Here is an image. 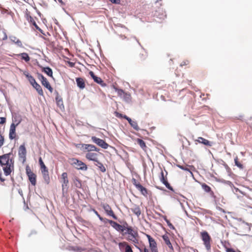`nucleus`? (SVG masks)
Segmentation results:
<instances>
[{
	"instance_id": "412c9836",
	"label": "nucleus",
	"mask_w": 252,
	"mask_h": 252,
	"mask_svg": "<svg viewBox=\"0 0 252 252\" xmlns=\"http://www.w3.org/2000/svg\"><path fill=\"white\" fill-rule=\"evenodd\" d=\"M125 230H126L127 232L123 233V235H125L126 234H128V235H129V234H132L133 233H137V231L136 230H134L131 226H128V224L126 222H125Z\"/></svg>"
},
{
	"instance_id": "4468645a",
	"label": "nucleus",
	"mask_w": 252,
	"mask_h": 252,
	"mask_svg": "<svg viewBox=\"0 0 252 252\" xmlns=\"http://www.w3.org/2000/svg\"><path fill=\"white\" fill-rule=\"evenodd\" d=\"M16 126L14 125V123H12L10 126L9 138L11 140L15 139L16 137Z\"/></svg>"
},
{
	"instance_id": "dca6fc26",
	"label": "nucleus",
	"mask_w": 252,
	"mask_h": 252,
	"mask_svg": "<svg viewBox=\"0 0 252 252\" xmlns=\"http://www.w3.org/2000/svg\"><path fill=\"white\" fill-rule=\"evenodd\" d=\"M119 247L120 250L125 248V252H133L130 246L126 242L119 243Z\"/></svg>"
},
{
	"instance_id": "423d86ee",
	"label": "nucleus",
	"mask_w": 252,
	"mask_h": 252,
	"mask_svg": "<svg viewBox=\"0 0 252 252\" xmlns=\"http://www.w3.org/2000/svg\"><path fill=\"white\" fill-rule=\"evenodd\" d=\"M148 239L149 243V247L152 252H158L157 247V244L155 240L152 238L150 235L143 233Z\"/></svg>"
},
{
	"instance_id": "680f3d73",
	"label": "nucleus",
	"mask_w": 252,
	"mask_h": 252,
	"mask_svg": "<svg viewBox=\"0 0 252 252\" xmlns=\"http://www.w3.org/2000/svg\"><path fill=\"white\" fill-rule=\"evenodd\" d=\"M13 38H14V39H12V40L14 42H15V41L17 40V38H16V37H14Z\"/></svg>"
},
{
	"instance_id": "603ef678",
	"label": "nucleus",
	"mask_w": 252,
	"mask_h": 252,
	"mask_svg": "<svg viewBox=\"0 0 252 252\" xmlns=\"http://www.w3.org/2000/svg\"><path fill=\"white\" fill-rule=\"evenodd\" d=\"M32 24L35 27L36 29L38 30V31H40L41 29L39 28V27L37 26L36 24L35 21H33Z\"/></svg>"
},
{
	"instance_id": "49530a36",
	"label": "nucleus",
	"mask_w": 252,
	"mask_h": 252,
	"mask_svg": "<svg viewBox=\"0 0 252 252\" xmlns=\"http://www.w3.org/2000/svg\"><path fill=\"white\" fill-rule=\"evenodd\" d=\"M132 184L135 186V187L136 188H137V187H138V186H139V185H140V184L139 182H138L137 181V180H136L135 179H134V178H133V179H132Z\"/></svg>"
},
{
	"instance_id": "aec40b11",
	"label": "nucleus",
	"mask_w": 252,
	"mask_h": 252,
	"mask_svg": "<svg viewBox=\"0 0 252 252\" xmlns=\"http://www.w3.org/2000/svg\"><path fill=\"white\" fill-rule=\"evenodd\" d=\"M131 211L138 217L141 214V210L139 205L133 204L131 208Z\"/></svg>"
},
{
	"instance_id": "4c0bfd02",
	"label": "nucleus",
	"mask_w": 252,
	"mask_h": 252,
	"mask_svg": "<svg viewBox=\"0 0 252 252\" xmlns=\"http://www.w3.org/2000/svg\"><path fill=\"white\" fill-rule=\"evenodd\" d=\"M129 124L135 130L138 131L140 129L138 124L136 121H132V122Z\"/></svg>"
},
{
	"instance_id": "09e8293b",
	"label": "nucleus",
	"mask_w": 252,
	"mask_h": 252,
	"mask_svg": "<svg viewBox=\"0 0 252 252\" xmlns=\"http://www.w3.org/2000/svg\"><path fill=\"white\" fill-rule=\"evenodd\" d=\"M165 220L166 221V222H167L168 225L169 226V227L170 228H174L173 225L170 223V222L169 221V220H168L167 219H165Z\"/></svg>"
},
{
	"instance_id": "052dcab7",
	"label": "nucleus",
	"mask_w": 252,
	"mask_h": 252,
	"mask_svg": "<svg viewBox=\"0 0 252 252\" xmlns=\"http://www.w3.org/2000/svg\"><path fill=\"white\" fill-rule=\"evenodd\" d=\"M112 3H116V0H110Z\"/></svg>"
},
{
	"instance_id": "4be33fe9",
	"label": "nucleus",
	"mask_w": 252,
	"mask_h": 252,
	"mask_svg": "<svg viewBox=\"0 0 252 252\" xmlns=\"http://www.w3.org/2000/svg\"><path fill=\"white\" fill-rule=\"evenodd\" d=\"M76 81L77 86L80 89H83L86 87L85 81V80L81 77H78L76 78Z\"/></svg>"
},
{
	"instance_id": "37998d69",
	"label": "nucleus",
	"mask_w": 252,
	"mask_h": 252,
	"mask_svg": "<svg viewBox=\"0 0 252 252\" xmlns=\"http://www.w3.org/2000/svg\"><path fill=\"white\" fill-rule=\"evenodd\" d=\"M138 249L139 250L140 252H151L150 251L147 249L146 247H144L143 248H138Z\"/></svg>"
},
{
	"instance_id": "79ce46f5",
	"label": "nucleus",
	"mask_w": 252,
	"mask_h": 252,
	"mask_svg": "<svg viewBox=\"0 0 252 252\" xmlns=\"http://www.w3.org/2000/svg\"><path fill=\"white\" fill-rule=\"evenodd\" d=\"M27 19L31 24H32L33 21H35L33 17H32L30 14H27Z\"/></svg>"
},
{
	"instance_id": "2f4dec72",
	"label": "nucleus",
	"mask_w": 252,
	"mask_h": 252,
	"mask_svg": "<svg viewBox=\"0 0 252 252\" xmlns=\"http://www.w3.org/2000/svg\"><path fill=\"white\" fill-rule=\"evenodd\" d=\"M73 181L76 187L79 189H80L81 188V181L78 177H75L73 179Z\"/></svg>"
},
{
	"instance_id": "0e129e2a",
	"label": "nucleus",
	"mask_w": 252,
	"mask_h": 252,
	"mask_svg": "<svg viewBox=\"0 0 252 252\" xmlns=\"http://www.w3.org/2000/svg\"><path fill=\"white\" fill-rule=\"evenodd\" d=\"M162 0H157V2H158L159 1H161Z\"/></svg>"
},
{
	"instance_id": "a878e982",
	"label": "nucleus",
	"mask_w": 252,
	"mask_h": 252,
	"mask_svg": "<svg viewBox=\"0 0 252 252\" xmlns=\"http://www.w3.org/2000/svg\"><path fill=\"white\" fill-rule=\"evenodd\" d=\"M136 189L139 190L141 192V194L144 196H147L148 190L147 189L143 187L141 184L138 186Z\"/></svg>"
},
{
	"instance_id": "393cba45",
	"label": "nucleus",
	"mask_w": 252,
	"mask_h": 252,
	"mask_svg": "<svg viewBox=\"0 0 252 252\" xmlns=\"http://www.w3.org/2000/svg\"><path fill=\"white\" fill-rule=\"evenodd\" d=\"M39 165H40V169H41V173L45 172L46 171H48L47 167L46 166V165L44 163V162H43V160L42 159V158L41 157H40L39 158Z\"/></svg>"
},
{
	"instance_id": "9d476101",
	"label": "nucleus",
	"mask_w": 252,
	"mask_h": 252,
	"mask_svg": "<svg viewBox=\"0 0 252 252\" xmlns=\"http://www.w3.org/2000/svg\"><path fill=\"white\" fill-rule=\"evenodd\" d=\"M27 151L25 144L20 146L18 150L19 157L22 159L23 161L24 162L26 159Z\"/></svg>"
},
{
	"instance_id": "58836bf2",
	"label": "nucleus",
	"mask_w": 252,
	"mask_h": 252,
	"mask_svg": "<svg viewBox=\"0 0 252 252\" xmlns=\"http://www.w3.org/2000/svg\"><path fill=\"white\" fill-rule=\"evenodd\" d=\"M201 187L202 189L207 192H210L211 191V188L205 183L202 184Z\"/></svg>"
},
{
	"instance_id": "7ed1b4c3",
	"label": "nucleus",
	"mask_w": 252,
	"mask_h": 252,
	"mask_svg": "<svg viewBox=\"0 0 252 252\" xmlns=\"http://www.w3.org/2000/svg\"><path fill=\"white\" fill-rule=\"evenodd\" d=\"M69 163L77 169L82 170H86L87 169V166L86 164L76 158H70L69 159Z\"/></svg>"
},
{
	"instance_id": "2eb2a0df",
	"label": "nucleus",
	"mask_w": 252,
	"mask_h": 252,
	"mask_svg": "<svg viewBox=\"0 0 252 252\" xmlns=\"http://www.w3.org/2000/svg\"><path fill=\"white\" fill-rule=\"evenodd\" d=\"M86 158L89 160H92L94 162L98 161V154L95 153L88 152L86 154Z\"/></svg>"
},
{
	"instance_id": "c756f323",
	"label": "nucleus",
	"mask_w": 252,
	"mask_h": 252,
	"mask_svg": "<svg viewBox=\"0 0 252 252\" xmlns=\"http://www.w3.org/2000/svg\"><path fill=\"white\" fill-rule=\"evenodd\" d=\"M137 143L140 146V147L144 151H146L147 146L145 142L142 139L137 138L136 140Z\"/></svg>"
},
{
	"instance_id": "1a4fd4ad",
	"label": "nucleus",
	"mask_w": 252,
	"mask_h": 252,
	"mask_svg": "<svg viewBox=\"0 0 252 252\" xmlns=\"http://www.w3.org/2000/svg\"><path fill=\"white\" fill-rule=\"evenodd\" d=\"M108 223L117 231L123 232L125 229V223L122 225L118 223L117 222L112 220H107Z\"/></svg>"
},
{
	"instance_id": "ddd939ff",
	"label": "nucleus",
	"mask_w": 252,
	"mask_h": 252,
	"mask_svg": "<svg viewBox=\"0 0 252 252\" xmlns=\"http://www.w3.org/2000/svg\"><path fill=\"white\" fill-rule=\"evenodd\" d=\"M160 181L166 186V187L169 190L174 191L172 187L170 185L167 181V178L164 176V173L162 171L161 172V176L160 177Z\"/></svg>"
},
{
	"instance_id": "a19ab883",
	"label": "nucleus",
	"mask_w": 252,
	"mask_h": 252,
	"mask_svg": "<svg viewBox=\"0 0 252 252\" xmlns=\"http://www.w3.org/2000/svg\"><path fill=\"white\" fill-rule=\"evenodd\" d=\"M122 98L126 101H128L130 99V95L129 94L125 92Z\"/></svg>"
},
{
	"instance_id": "b1692460",
	"label": "nucleus",
	"mask_w": 252,
	"mask_h": 252,
	"mask_svg": "<svg viewBox=\"0 0 252 252\" xmlns=\"http://www.w3.org/2000/svg\"><path fill=\"white\" fill-rule=\"evenodd\" d=\"M24 75L26 76L27 78L28 79L30 84L33 86L34 84H35L37 82H36L35 79L31 75L29 74L28 72H24Z\"/></svg>"
},
{
	"instance_id": "f8f14e48",
	"label": "nucleus",
	"mask_w": 252,
	"mask_h": 252,
	"mask_svg": "<svg viewBox=\"0 0 252 252\" xmlns=\"http://www.w3.org/2000/svg\"><path fill=\"white\" fill-rule=\"evenodd\" d=\"M61 179L62 182V189L63 190L66 189H68V180L67 177V173L66 172H63L61 175Z\"/></svg>"
},
{
	"instance_id": "f704fd0d",
	"label": "nucleus",
	"mask_w": 252,
	"mask_h": 252,
	"mask_svg": "<svg viewBox=\"0 0 252 252\" xmlns=\"http://www.w3.org/2000/svg\"><path fill=\"white\" fill-rule=\"evenodd\" d=\"M113 89L115 90V91L117 93L118 95L121 97H122L123 95H124L125 92H124V91L122 89H118V88L114 86H113Z\"/></svg>"
},
{
	"instance_id": "5701e85b",
	"label": "nucleus",
	"mask_w": 252,
	"mask_h": 252,
	"mask_svg": "<svg viewBox=\"0 0 252 252\" xmlns=\"http://www.w3.org/2000/svg\"><path fill=\"white\" fill-rule=\"evenodd\" d=\"M154 16L158 17L160 19L164 18L166 16L165 11L162 8H159L158 11H156L154 14Z\"/></svg>"
},
{
	"instance_id": "0eeeda50",
	"label": "nucleus",
	"mask_w": 252,
	"mask_h": 252,
	"mask_svg": "<svg viewBox=\"0 0 252 252\" xmlns=\"http://www.w3.org/2000/svg\"><path fill=\"white\" fill-rule=\"evenodd\" d=\"M91 139L94 143L103 149H106L109 147V145L104 140L95 136H92Z\"/></svg>"
},
{
	"instance_id": "ea45409f",
	"label": "nucleus",
	"mask_w": 252,
	"mask_h": 252,
	"mask_svg": "<svg viewBox=\"0 0 252 252\" xmlns=\"http://www.w3.org/2000/svg\"><path fill=\"white\" fill-rule=\"evenodd\" d=\"M234 161L235 165L239 167L240 168H243V165L239 161V159L237 157H236L234 159Z\"/></svg>"
},
{
	"instance_id": "4d7b16f0",
	"label": "nucleus",
	"mask_w": 252,
	"mask_h": 252,
	"mask_svg": "<svg viewBox=\"0 0 252 252\" xmlns=\"http://www.w3.org/2000/svg\"><path fill=\"white\" fill-rule=\"evenodd\" d=\"M116 116L120 118H123L124 116L122 114L117 113Z\"/></svg>"
},
{
	"instance_id": "f257e3e1",
	"label": "nucleus",
	"mask_w": 252,
	"mask_h": 252,
	"mask_svg": "<svg viewBox=\"0 0 252 252\" xmlns=\"http://www.w3.org/2000/svg\"><path fill=\"white\" fill-rule=\"evenodd\" d=\"M10 154L0 156V164L5 176L9 175L14 169V161L10 158Z\"/></svg>"
},
{
	"instance_id": "f03ea898",
	"label": "nucleus",
	"mask_w": 252,
	"mask_h": 252,
	"mask_svg": "<svg viewBox=\"0 0 252 252\" xmlns=\"http://www.w3.org/2000/svg\"><path fill=\"white\" fill-rule=\"evenodd\" d=\"M200 237L206 249L208 252H210L211 249L212 242L211 236L207 231H204L200 232Z\"/></svg>"
},
{
	"instance_id": "c85d7f7f",
	"label": "nucleus",
	"mask_w": 252,
	"mask_h": 252,
	"mask_svg": "<svg viewBox=\"0 0 252 252\" xmlns=\"http://www.w3.org/2000/svg\"><path fill=\"white\" fill-rule=\"evenodd\" d=\"M42 71L45 72L48 76L53 77V71L49 67H42Z\"/></svg>"
},
{
	"instance_id": "8fccbe9b",
	"label": "nucleus",
	"mask_w": 252,
	"mask_h": 252,
	"mask_svg": "<svg viewBox=\"0 0 252 252\" xmlns=\"http://www.w3.org/2000/svg\"><path fill=\"white\" fill-rule=\"evenodd\" d=\"M123 118H124L128 122L129 124H130L132 122V121H133L130 118L128 117L126 115H124Z\"/></svg>"
},
{
	"instance_id": "c03bdc74",
	"label": "nucleus",
	"mask_w": 252,
	"mask_h": 252,
	"mask_svg": "<svg viewBox=\"0 0 252 252\" xmlns=\"http://www.w3.org/2000/svg\"><path fill=\"white\" fill-rule=\"evenodd\" d=\"M243 116L242 115H240L239 117H235L234 118H232V121L235 122L237 120L243 121Z\"/></svg>"
},
{
	"instance_id": "e433bc0d",
	"label": "nucleus",
	"mask_w": 252,
	"mask_h": 252,
	"mask_svg": "<svg viewBox=\"0 0 252 252\" xmlns=\"http://www.w3.org/2000/svg\"><path fill=\"white\" fill-rule=\"evenodd\" d=\"M97 163L95 164L99 169L102 172H105L106 171V168L103 164L99 162L98 160L96 162Z\"/></svg>"
},
{
	"instance_id": "f3484780",
	"label": "nucleus",
	"mask_w": 252,
	"mask_h": 252,
	"mask_svg": "<svg viewBox=\"0 0 252 252\" xmlns=\"http://www.w3.org/2000/svg\"><path fill=\"white\" fill-rule=\"evenodd\" d=\"M194 142H195L196 144H197V143H201L205 146L209 147L212 146V143L210 141L202 137H198L197 139H195L194 140Z\"/></svg>"
},
{
	"instance_id": "864d4df0",
	"label": "nucleus",
	"mask_w": 252,
	"mask_h": 252,
	"mask_svg": "<svg viewBox=\"0 0 252 252\" xmlns=\"http://www.w3.org/2000/svg\"><path fill=\"white\" fill-rule=\"evenodd\" d=\"M226 252H236L235 251L232 249V248H225Z\"/></svg>"
},
{
	"instance_id": "e2e57ef3",
	"label": "nucleus",
	"mask_w": 252,
	"mask_h": 252,
	"mask_svg": "<svg viewBox=\"0 0 252 252\" xmlns=\"http://www.w3.org/2000/svg\"><path fill=\"white\" fill-rule=\"evenodd\" d=\"M179 167L181 169H184V170H187L186 169L184 168V167L183 166H179Z\"/></svg>"
},
{
	"instance_id": "6e6d98bb",
	"label": "nucleus",
	"mask_w": 252,
	"mask_h": 252,
	"mask_svg": "<svg viewBox=\"0 0 252 252\" xmlns=\"http://www.w3.org/2000/svg\"><path fill=\"white\" fill-rule=\"evenodd\" d=\"M0 180L1 182H4L5 181V179L2 177V173L0 171Z\"/></svg>"
},
{
	"instance_id": "7c9ffc66",
	"label": "nucleus",
	"mask_w": 252,
	"mask_h": 252,
	"mask_svg": "<svg viewBox=\"0 0 252 252\" xmlns=\"http://www.w3.org/2000/svg\"><path fill=\"white\" fill-rule=\"evenodd\" d=\"M32 87L36 90L38 94L40 95H42V96L44 94H43L42 89L41 87V86L37 83H36L35 84H34Z\"/></svg>"
},
{
	"instance_id": "bf43d9fd",
	"label": "nucleus",
	"mask_w": 252,
	"mask_h": 252,
	"mask_svg": "<svg viewBox=\"0 0 252 252\" xmlns=\"http://www.w3.org/2000/svg\"><path fill=\"white\" fill-rule=\"evenodd\" d=\"M97 217L99 218V219L101 221H102V220H103V218H102V217H101L100 216V215H99Z\"/></svg>"
},
{
	"instance_id": "6ab92c4d",
	"label": "nucleus",
	"mask_w": 252,
	"mask_h": 252,
	"mask_svg": "<svg viewBox=\"0 0 252 252\" xmlns=\"http://www.w3.org/2000/svg\"><path fill=\"white\" fill-rule=\"evenodd\" d=\"M82 147H84L85 150L88 151V152H91L92 151L98 152L99 151V149L97 147L92 144H84L82 145Z\"/></svg>"
},
{
	"instance_id": "de8ad7c7",
	"label": "nucleus",
	"mask_w": 252,
	"mask_h": 252,
	"mask_svg": "<svg viewBox=\"0 0 252 252\" xmlns=\"http://www.w3.org/2000/svg\"><path fill=\"white\" fill-rule=\"evenodd\" d=\"M189 63V62L188 60L183 61L180 64L181 66H183L184 65H188Z\"/></svg>"
},
{
	"instance_id": "20e7f679",
	"label": "nucleus",
	"mask_w": 252,
	"mask_h": 252,
	"mask_svg": "<svg viewBox=\"0 0 252 252\" xmlns=\"http://www.w3.org/2000/svg\"><path fill=\"white\" fill-rule=\"evenodd\" d=\"M26 173L31 184L32 186H35L36 184V175L32 171L29 165H27L26 167Z\"/></svg>"
},
{
	"instance_id": "a211bd4d",
	"label": "nucleus",
	"mask_w": 252,
	"mask_h": 252,
	"mask_svg": "<svg viewBox=\"0 0 252 252\" xmlns=\"http://www.w3.org/2000/svg\"><path fill=\"white\" fill-rule=\"evenodd\" d=\"M138 234L137 233H134L132 234L128 235V237L126 238V240L128 241L132 242L134 245L138 244Z\"/></svg>"
},
{
	"instance_id": "cd10ccee",
	"label": "nucleus",
	"mask_w": 252,
	"mask_h": 252,
	"mask_svg": "<svg viewBox=\"0 0 252 252\" xmlns=\"http://www.w3.org/2000/svg\"><path fill=\"white\" fill-rule=\"evenodd\" d=\"M55 99H56V101L57 105L58 106H59L60 108H62V107H63V99L58 94H57Z\"/></svg>"
},
{
	"instance_id": "5fc2aeb1",
	"label": "nucleus",
	"mask_w": 252,
	"mask_h": 252,
	"mask_svg": "<svg viewBox=\"0 0 252 252\" xmlns=\"http://www.w3.org/2000/svg\"><path fill=\"white\" fill-rule=\"evenodd\" d=\"M15 43H16L19 46H21L22 45L21 41L18 39H17V40L15 41Z\"/></svg>"
},
{
	"instance_id": "13d9d810",
	"label": "nucleus",
	"mask_w": 252,
	"mask_h": 252,
	"mask_svg": "<svg viewBox=\"0 0 252 252\" xmlns=\"http://www.w3.org/2000/svg\"><path fill=\"white\" fill-rule=\"evenodd\" d=\"M93 211L94 213V214L98 217L99 215H100L94 209H93Z\"/></svg>"
},
{
	"instance_id": "72a5a7b5",
	"label": "nucleus",
	"mask_w": 252,
	"mask_h": 252,
	"mask_svg": "<svg viewBox=\"0 0 252 252\" xmlns=\"http://www.w3.org/2000/svg\"><path fill=\"white\" fill-rule=\"evenodd\" d=\"M19 56L21 57V59L26 62H28L30 60V58L28 54L26 53H22L18 55Z\"/></svg>"
},
{
	"instance_id": "3c124183",
	"label": "nucleus",
	"mask_w": 252,
	"mask_h": 252,
	"mask_svg": "<svg viewBox=\"0 0 252 252\" xmlns=\"http://www.w3.org/2000/svg\"><path fill=\"white\" fill-rule=\"evenodd\" d=\"M0 124L3 125L6 122V118L4 117H1L0 118Z\"/></svg>"
},
{
	"instance_id": "473e14b6",
	"label": "nucleus",
	"mask_w": 252,
	"mask_h": 252,
	"mask_svg": "<svg viewBox=\"0 0 252 252\" xmlns=\"http://www.w3.org/2000/svg\"><path fill=\"white\" fill-rule=\"evenodd\" d=\"M42 174V176L43 178V179L46 183L48 184L50 182V177L49 175V171H46L45 172L41 173Z\"/></svg>"
},
{
	"instance_id": "bb28decb",
	"label": "nucleus",
	"mask_w": 252,
	"mask_h": 252,
	"mask_svg": "<svg viewBox=\"0 0 252 252\" xmlns=\"http://www.w3.org/2000/svg\"><path fill=\"white\" fill-rule=\"evenodd\" d=\"M162 238L164 241V242L165 243V244L168 246V247L173 250V246L170 241V239H169V237L168 236V235H164L162 236Z\"/></svg>"
},
{
	"instance_id": "c9c22d12",
	"label": "nucleus",
	"mask_w": 252,
	"mask_h": 252,
	"mask_svg": "<svg viewBox=\"0 0 252 252\" xmlns=\"http://www.w3.org/2000/svg\"><path fill=\"white\" fill-rule=\"evenodd\" d=\"M22 121V119L20 116H15L13 119V123L17 126Z\"/></svg>"
},
{
	"instance_id": "9b49d317",
	"label": "nucleus",
	"mask_w": 252,
	"mask_h": 252,
	"mask_svg": "<svg viewBox=\"0 0 252 252\" xmlns=\"http://www.w3.org/2000/svg\"><path fill=\"white\" fill-rule=\"evenodd\" d=\"M89 74L91 77L94 79V81L96 83L99 84L101 86L104 87L106 86V84L104 82L102 79L95 75L93 71H90Z\"/></svg>"
},
{
	"instance_id": "39448f33",
	"label": "nucleus",
	"mask_w": 252,
	"mask_h": 252,
	"mask_svg": "<svg viewBox=\"0 0 252 252\" xmlns=\"http://www.w3.org/2000/svg\"><path fill=\"white\" fill-rule=\"evenodd\" d=\"M38 79L41 81L42 85L47 88L50 93L53 91V88L51 86L47 79L41 74L38 73L37 74Z\"/></svg>"
},
{
	"instance_id": "a18cd8bd",
	"label": "nucleus",
	"mask_w": 252,
	"mask_h": 252,
	"mask_svg": "<svg viewBox=\"0 0 252 252\" xmlns=\"http://www.w3.org/2000/svg\"><path fill=\"white\" fill-rule=\"evenodd\" d=\"M4 142V136L0 133V148L3 145Z\"/></svg>"
},
{
	"instance_id": "6e6552de",
	"label": "nucleus",
	"mask_w": 252,
	"mask_h": 252,
	"mask_svg": "<svg viewBox=\"0 0 252 252\" xmlns=\"http://www.w3.org/2000/svg\"><path fill=\"white\" fill-rule=\"evenodd\" d=\"M101 206L108 216L112 217L115 220L117 219V216L115 215L113 211L109 204L106 203L101 204Z\"/></svg>"
}]
</instances>
